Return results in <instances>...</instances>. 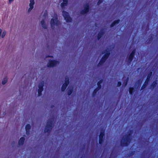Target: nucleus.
<instances>
[{"label":"nucleus","instance_id":"nucleus-30","mask_svg":"<svg viewBox=\"0 0 158 158\" xmlns=\"http://www.w3.org/2000/svg\"><path fill=\"white\" fill-rule=\"evenodd\" d=\"M103 80H100V81H99L98 82V84H101L102 82H103Z\"/></svg>","mask_w":158,"mask_h":158},{"label":"nucleus","instance_id":"nucleus-6","mask_svg":"<svg viewBox=\"0 0 158 158\" xmlns=\"http://www.w3.org/2000/svg\"><path fill=\"white\" fill-rule=\"evenodd\" d=\"M62 15L67 23H70L72 21V19L69 16V13L66 11L63 10L62 11Z\"/></svg>","mask_w":158,"mask_h":158},{"label":"nucleus","instance_id":"nucleus-24","mask_svg":"<svg viewBox=\"0 0 158 158\" xmlns=\"http://www.w3.org/2000/svg\"><path fill=\"white\" fill-rule=\"evenodd\" d=\"M133 90H134L133 88H129V92L131 94H132V93L133 92Z\"/></svg>","mask_w":158,"mask_h":158},{"label":"nucleus","instance_id":"nucleus-19","mask_svg":"<svg viewBox=\"0 0 158 158\" xmlns=\"http://www.w3.org/2000/svg\"><path fill=\"white\" fill-rule=\"evenodd\" d=\"M101 84H98V82L97 83V85L98 86V88L96 89L94 91V93H96V92L101 88Z\"/></svg>","mask_w":158,"mask_h":158},{"label":"nucleus","instance_id":"nucleus-18","mask_svg":"<svg viewBox=\"0 0 158 158\" xmlns=\"http://www.w3.org/2000/svg\"><path fill=\"white\" fill-rule=\"evenodd\" d=\"M120 20H117L114 21L111 25L110 27H112L115 26L116 24H117L119 23V22Z\"/></svg>","mask_w":158,"mask_h":158},{"label":"nucleus","instance_id":"nucleus-27","mask_svg":"<svg viewBox=\"0 0 158 158\" xmlns=\"http://www.w3.org/2000/svg\"><path fill=\"white\" fill-rule=\"evenodd\" d=\"M156 82H154L152 84V85H151V86L153 88L155 86H156Z\"/></svg>","mask_w":158,"mask_h":158},{"label":"nucleus","instance_id":"nucleus-15","mask_svg":"<svg viewBox=\"0 0 158 158\" xmlns=\"http://www.w3.org/2000/svg\"><path fill=\"white\" fill-rule=\"evenodd\" d=\"M73 91V88L72 87H68L67 90V94L70 95Z\"/></svg>","mask_w":158,"mask_h":158},{"label":"nucleus","instance_id":"nucleus-35","mask_svg":"<svg viewBox=\"0 0 158 158\" xmlns=\"http://www.w3.org/2000/svg\"><path fill=\"white\" fill-rule=\"evenodd\" d=\"M9 2H10V0H9Z\"/></svg>","mask_w":158,"mask_h":158},{"label":"nucleus","instance_id":"nucleus-26","mask_svg":"<svg viewBox=\"0 0 158 158\" xmlns=\"http://www.w3.org/2000/svg\"><path fill=\"white\" fill-rule=\"evenodd\" d=\"M102 34L101 33H99V34H98V39H99L101 38V37H102Z\"/></svg>","mask_w":158,"mask_h":158},{"label":"nucleus","instance_id":"nucleus-10","mask_svg":"<svg viewBox=\"0 0 158 158\" xmlns=\"http://www.w3.org/2000/svg\"><path fill=\"white\" fill-rule=\"evenodd\" d=\"M104 135V132L103 131H101L100 135L99 136V142L100 144H102L103 141V136Z\"/></svg>","mask_w":158,"mask_h":158},{"label":"nucleus","instance_id":"nucleus-2","mask_svg":"<svg viewBox=\"0 0 158 158\" xmlns=\"http://www.w3.org/2000/svg\"><path fill=\"white\" fill-rule=\"evenodd\" d=\"M53 121L54 120L52 119L48 120L44 131L45 133H49L51 132L54 126Z\"/></svg>","mask_w":158,"mask_h":158},{"label":"nucleus","instance_id":"nucleus-13","mask_svg":"<svg viewBox=\"0 0 158 158\" xmlns=\"http://www.w3.org/2000/svg\"><path fill=\"white\" fill-rule=\"evenodd\" d=\"M68 0H62V2L60 4V6L62 8H64L68 4Z\"/></svg>","mask_w":158,"mask_h":158},{"label":"nucleus","instance_id":"nucleus-29","mask_svg":"<svg viewBox=\"0 0 158 158\" xmlns=\"http://www.w3.org/2000/svg\"><path fill=\"white\" fill-rule=\"evenodd\" d=\"M121 85V83L120 82H118V83L117 86L118 87L120 86Z\"/></svg>","mask_w":158,"mask_h":158},{"label":"nucleus","instance_id":"nucleus-4","mask_svg":"<svg viewBox=\"0 0 158 158\" xmlns=\"http://www.w3.org/2000/svg\"><path fill=\"white\" fill-rule=\"evenodd\" d=\"M131 137L130 134H126L123 136L121 142V145L126 146L130 143Z\"/></svg>","mask_w":158,"mask_h":158},{"label":"nucleus","instance_id":"nucleus-16","mask_svg":"<svg viewBox=\"0 0 158 158\" xmlns=\"http://www.w3.org/2000/svg\"><path fill=\"white\" fill-rule=\"evenodd\" d=\"M26 134L29 135L30 134V130L31 128V126L29 124H27L26 126Z\"/></svg>","mask_w":158,"mask_h":158},{"label":"nucleus","instance_id":"nucleus-20","mask_svg":"<svg viewBox=\"0 0 158 158\" xmlns=\"http://www.w3.org/2000/svg\"><path fill=\"white\" fill-rule=\"evenodd\" d=\"M67 86V85L63 84L61 88V91H64L65 90Z\"/></svg>","mask_w":158,"mask_h":158},{"label":"nucleus","instance_id":"nucleus-12","mask_svg":"<svg viewBox=\"0 0 158 158\" xmlns=\"http://www.w3.org/2000/svg\"><path fill=\"white\" fill-rule=\"evenodd\" d=\"M135 50H133L130 54L128 59V60L129 62H131L133 60L134 56L135 53Z\"/></svg>","mask_w":158,"mask_h":158},{"label":"nucleus","instance_id":"nucleus-23","mask_svg":"<svg viewBox=\"0 0 158 158\" xmlns=\"http://www.w3.org/2000/svg\"><path fill=\"white\" fill-rule=\"evenodd\" d=\"M148 83V82H147V81H145L144 84L142 86V89H144L146 87V86L147 85Z\"/></svg>","mask_w":158,"mask_h":158},{"label":"nucleus","instance_id":"nucleus-21","mask_svg":"<svg viewBox=\"0 0 158 158\" xmlns=\"http://www.w3.org/2000/svg\"><path fill=\"white\" fill-rule=\"evenodd\" d=\"M7 77H5L3 79L2 81V83L3 85L5 84L7 82Z\"/></svg>","mask_w":158,"mask_h":158},{"label":"nucleus","instance_id":"nucleus-33","mask_svg":"<svg viewBox=\"0 0 158 158\" xmlns=\"http://www.w3.org/2000/svg\"><path fill=\"white\" fill-rule=\"evenodd\" d=\"M14 0H10V2H12L14 1Z\"/></svg>","mask_w":158,"mask_h":158},{"label":"nucleus","instance_id":"nucleus-3","mask_svg":"<svg viewBox=\"0 0 158 158\" xmlns=\"http://www.w3.org/2000/svg\"><path fill=\"white\" fill-rule=\"evenodd\" d=\"M110 51L109 49H107L102 52V54H105V55L103 56L102 59L98 64V66L99 67L101 66L104 63L110 54Z\"/></svg>","mask_w":158,"mask_h":158},{"label":"nucleus","instance_id":"nucleus-1","mask_svg":"<svg viewBox=\"0 0 158 158\" xmlns=\"http://www.w3.org/2000/svg\"><path fill=\"white\" fill-rule=\"evenodd\" d=\"M51 27L53 29H57L59 28L60 23L58 19L57 16L55 14L54 17L51 19L50 22Z\"/></svg>","mask_w":158,"mask_h":158},{"label":"nucleus","instance_id":"nucleus-32","mask_svg":"<svg viewBox=\"0 0 158 158\" xmlns=\"http://www.w3.org/2000/svg\"><path fill=\"white\" fill-rule=\"evenodd\" d=\"M48 57H53V56H48L47 57H46V58Z\"/></svg>","mask_w":158,"mask_h":158},{"label":"nucleus","instance_id":"nucleus-14","mask_svg":"<svg viewBox=\"0 0 158 158\" xmlns=\"http://www.w3.org/2000/svg\"><path fill=\"white\" fill-rule=\"evenodd\" d=\"M40 24L42 27L44 28H46L47 27V25L45 22L44 19H42L40 22Z\"/></svg>","mask_w":158,"mask_h":158},{"label":"nucleus","instance_id":"nucleus-5","mask_svg":"<svg viewBox=\"0 0 158 158\" xmlns=\"http://www.w3.org/2000/svg\"><path fill=\"white\" fill-rule=\"evenodd\" d=\"M59 64V62L58 60H50L47 64V66L49 68H53Z\"/></svg>","mask_w":158,"mask_h":158},{"label":"nucleus","instance_id":"nucleus-31","mask_svg":"<svg viewBox=\"0 0 158 158\" xmlns=\"http://www.w3.org/2000/svg\"><path fill=\"white\" fill-rule=\"evenodd\" d=\"M44 15H45L46 16V15H47V13L46 12H45L44 13Z\"/></svg>","mask_w":158,"mask_h":158},{"label":"nucleus","instance_id":"nucleus-25","mask_svg":"<svg viewBox=\"0 0 158 158\" xmlns=\"http://www.w3.org/2000/svg\"><path fill=\"white\" fill-rule=\"evenodd\" d=\"M6 33V32L5 31H4L2 34V35H1L2 37V38H3L5 36Z\"/></svg>","mask_w":158,"mask_h":158},{"label":"nucleus","instance_id":"nucleus-8","mask_svg":"<svg viewBox=\"0 0 158 158\" xmlns=\"http://www.w3.org/2000/svg\"><path fill=\"white\" fill-rule=\"evenodd\" d=\"M89 11V5L88 4L85 5L83 6V9L81 11V14L85 15Z\"/></svg>","mask_w":158,"mask_h":158},{"label":"nucleus","instance_id":"nucleus-17","mask_svg":"<svg viewBox=\"0 0 158 158\" xmlns=\"http://www.w3.org/2000/svg\"><path fill=\"white\" fill-rule=\"evenodd\" d=\"M69 83V78L68 77H66L65 78L64 83V84L68 86Z\"/></svg>","mask_w":158,"mask_h":158},{"label":"nucleus","instance_id":"nucleus-9","mask_svg":"<svg viewBox=\"0 0 158 158\" xmlns=\"http://www.w3.org/2000/svg\"><path fill=\"white\" fill-rule=\"evenodd\" d=\"M35 0H29V8L27 10V12L29 13L34 8V5L35 4Z\"/></svg>","mask_w":158,"mask_h":158},{"label":"nucleus","instance_id":"nucleus-11","mask_svg":"<svg viewBox=\"0 0 158 158\" xmlns=\"http://www.w3.org/2000/svg\"><path fill=\"white\" fill-rule=\"evenodd\" d=\"M25 140V139L24 137H21L19 140L18 142V146L20 147L23 146Z\"/></svg>","mask_w":158,"mask_h":158},{"label":"nucleus","instance_id":"nucleus-22","mask_svg":"<svg viewBox=\"0 0 158 158\" xmlns=\"http://www.w3.org/2000/svg\"><path fill=\"white\" fill-rule=\"evenodd\" d=\"M152 74V72H151L150 73H149L148 74V76H147V79L146 81H147L148 82V81H149V80L150 77L151 76Z\"/></svg>","mask_w":158,"mask_h":158},{"label":"nucleus","instance_id":"nucleus-7","mask_svg":"<svg viewBox=\"0 0 158 158\" xmlns=\"http://www.w3.org/2000/svg\"><path fill=\"white\" fill-rule=\"evenodd\" d=\"M44 82L43 81L40 82L39 84L38 90V96H40L41 95V92L44 90Z\"/></svg>","mask_w":158,"mask_h":158},{"label":"nucleus","instance_id":"nucleus-34","mask_svg":"<svg viewBox=\"0 0 158 158\" xmlns=\"http://www.w3.org/2000/svg\"><path fill=\"white\" fill-rule=\"evenodd\" d=\"M127 83H126V84H125V86H126L127 85Z\"/></svg>","mask_w":158,"mask_h":158},{"label":"nucleus","instance_id":"nucleus-28","mask_svg":"<svg viewBox=\"0 0 158 158\" xmlns=\"http://www.w3.org/2000/svg\"><path fill=\"white\" fill-rule=\"evenodd\" d=\"M103 0H98V1L97 3V4L99 5L102 2Z\"/></svg>","mask_w":158,"mask_h":158}]
</instances>
